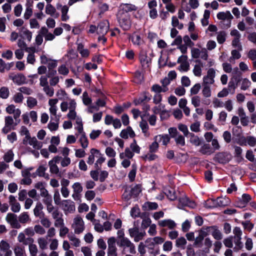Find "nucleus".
Returning <instances> with one entry per match:
<instances>
[{
    "label": "nucleus",
    "instance_id": "f257e3e1",
    "mask_svg": "<svg viewBox=\"0 0 256 256\" xmlns=\"http://www.w3.org/2000/svg\"><path fill=\"white\" fill-rule=\"evenodd\" d=\"M117 234L116 244L122 248V254H126V252L132 254H136L135 246L128 238L124 236V230H118Z\"/></svg>",
    "mask_w": 256,
    "mask_h": 256
},
{
    "label": "nucleus",
    "instance_id": "f03ea898",
    "mask_svg": "<svg viewBox=\"0 0 256 256\" xmlns=\"http://www.w3.org/2000/svg\"><path fill=\"white\" fill-rule=\"evenodd\" d=\"M76 102L74 99L68 98V101H63L60 104V108L62 112H66L68 109L67 117L70 120H75L77 118L76 109Z\"/></svg>",
    "mask_w": 256,
    "mask_h": 256
},
{
    "label": "nucleus",
    "instance_id": "7ed1b4c3",
    "mask_svg": "<svg viewBox=\"0 0 256 256\" xmlns=\"http://www.w3.org/2000/svg\"><path fill=\"white\" fill-rule=\"evenodd\" d=\"M34 236V230L32 226H28L24 229V231L18 234V241L21 244L34 241L32 236Z\"/></svg>",
    "mask_w": 256,
    "mask_h": 256
},
{
    "label": "nucleus",
    "instance_id": "20e7f679",
    "mask_svg": "<svg viewBox=\"0 0 256 256\" xmlns=\"http://www.w3.org/2000/svg\"><path fill=\"white\" fill-rule=\"evenodd\" d=\"M71 228L76 234H80L84 232L86 226L84 220L78 214L74 218Z\"/></svg>",
    "mask_w": 256,
    "mask_h": 256
},
{
    "label": "nucleus",
    "instance_id": "39448f33",
    "mask_svg": "<svg viewBox=\"0 0 256 256\" xmlns=\"http://www.w3.org/2000/svg\"><path fill=\"white\" fill-rule=\"evenodd\" d=\"M117 18L120 26L124 30H129L132 26V20L129 14H118Z\"/></svg>",
    "mask_w": 256,
    "mask_h": 256
},
{
    "label": "nucleus",
    "instance_id": "423d86ee",
    "mask_svg": "<svg viewBox=\"0 0 256 256\" xmlns=\"http://www.w3.org/2000/svg\"><path fill=\"white\" fill-rule=\"evenodd\" d=\"M14 118L12 116H6L4 118V126L2 130V132L4 134H6L12 130H14L15 127L20 121L18 120L14 122Z\"/></svg>",
    "mask_w": 256,
    "mask_h": 256
},
{
    "label": "nucleus",
    "instance_id": "0eeeda50",
    "mask_svg": "<svg viewBox=\"0 0 256 256\" xmlns=\"http://www.w3.org/2000/svg\"><path fill=\"white\" fill-rule=\"evenodd\" d=\"M128 232L130 238H134L135 242H138L142 240L144 237L146 235L144 230H140L138 227H134L128 230Z\"/></svg>",
    "mask_w": 256,
    "mask_h": 256
},
{
    "label": "nucleus",
    "instance_id": "6e6552de",
    "mask_svg": "<svg viewBox=\"0 0 256 256\" xmlns=\"http://www.w3.org/2000/svg\"><path fill=\"white\" fill-rule=\"evenodd\" d=\"M6 220L10 224L12 228L19 229L21 228V225L18 222L17 215L12 212L7 214L6 216Z\"/></svg>",
    "mask_w": 256,
    "mask_h": 256
},
{
    "label": "nucleus",
    "instance_id": "1a4fd4ad",
    "mask_svg": "<svg viewBox=\"0 0 256 256\" xmlns=\"http://www.w3.org/2000/svg\"><path fill=\"white\" fill-rule=\"evenodd\" d=\"M60 159L61 157L57 156L48 162L50 172L51 174H58L60 173V170L56 164L59 162Z\"/></svg>",
    "mask_w": 256,
    "mask_h": 256
},
{
    "label": "nucleus",
    "instance_id": "9d476101",
    "mask_svg": "<svg viewBox=\"0 0 256 256\" xmlns=\"http://www.w3.org/2000/svg\"><path fill=\"white\" fill-rule=\"evenodd\" d=\"M95 226H94V230L98 232H102L104 230L110 231L112 228L111 222L109 221H106L102 224L100 223L99 220H95Z\"/></svg>",
    "mask_w": 256,
    "mask_h": 256
},
{
    "label": "nucleus",
    "instance_id": "9b49d317",
    "mask_svg": "<svg viewBox=\"0 0 256 256\" xmlns=\"http://www.w3.org/2000/svg\"><path fill=\"white\" fill-rule=\"evenodd\" d=\"M52 216L54 220V226L56 228L60 227L64 224L63 214L58 209H56L52 212Z\"/></svg>",
    "mask_w": 256,
    "mask_h": 256
},
{
    "label": "nucleus",
    "instance_id": "f8f14e48",
    "mask_svg": "<svg viewBox=\"0 0 256 256\" xmlns=\"http://www.w3.org/2000/svg\"><path fill=\"white\" fill-rule=\"evenodd\" d=\"M216 76V70L213 68H210L207 72L206 75L203 77L204 84H212L214 82V78Z\"/></svg>",
    "mask_w": 256,
    "mask_h": 256
},
{
    "label": "nucleus",
    "instance_id": "ddd939ff",
    "mask_svg": "<svg viewBox=\"0 0 256 256\" xmlns=\"http://www.w3.org/2000/svg\"><path fill=\"white\" fill-rule=\"evenodd\" d=\"M58 102V99L56 98H50L48 100V104L50 106L49 108V112L50 114V118H52L54 116V118H58L57 116V111L58 110L57 107V104Z\"/></svg>",
    "mask_w": 256,
    "mask_h": 256
},
{
    "label": "nucleus",
    "instance_id": "4468645a",
    "mask_svg": "<svg viewBox=\"0 0 256 256\" xmlns=\"http://www.w3.org/2000/svg\"><path fill=\"white\" fill-rule=\"evenodd\" d=\"M136 7L130 4H122L119 6V10L118 14H128L129 12L136 10Z\"/></svg>",
    "mask_w": 256,
    "mask_h": 256
},
{
    "label": "nucleus",
    "instance_id": "2eb2a0df",
    "mask_svg": "<svg viewBox=\"0 0 256 256\" xmlns=\"http://www.w3.org/2000/svg\"><path fill=\"white\" fill-rule=\"evenodd\" d=\"M195 62L192 72L196 76L200 77L202 76V68L205 66V62L200 60H196Z\"/></svg>",
    "mask_w": 256,
    "mask_h": 256
},
{
    "label": "nucleus",
    "instance_id": "dca6fc26",
    "mask_svg": "<svg viewBox=\"0 0 256 256\" xmlns=\"http://www.w3.org/2000/svg\"><path fill=\"white\" fill-rule=\"evenodd\" d=\"M24 144H30L32 146V148L34 149L40 150V149L43 146V144L42 142L38 140L36 137H31L30 136L26 142H23Z\"/></svg>",
    "mask_w": 256,
    "mask_h": 256
},
{
    "label": "nucleus",
    "instance_id": "f3484780",
    "mask_svg": "<svg viewBox=\"0 0 256 256\" xmlns=\"http://www.w3.org/2000/svg\"><path fill=\"white\" fill-rule=\"evenodd\" d=\"M62 205L64 212L72 213L75 210L76 207L74 203L69 200H63Z\"/></svg>",
    "mask_w": 256,
    "mask_h": 256
},
{
    "label": "nucleus",
    "instance_id": "a211bd4d",
    "mask_svg": "<svg viewBox=\"0 0 256 256\" xmlns=\"http://www.w3.org/2000/svg\"><path fill=\"white\" fill-rule=\"evenodd\" d=\"M6 111L8 114H13L16 121L18 120L21 114L20 110L19 108H16L14 104L8 106L6 108Z\"/></svg>",
    "mask_w": 256,
    "mask_h": 256
},
{
    "label": "nucleus",
    "instance_id": "6ab92c4d",
    "mask_svg": "<svg viewBox=\"0 0 256 256\" xmlns=\"http://www.w3.org/2000/svg\"><path fill=\"white\" fill-rule=\"evenodd\" d=\"M109 24L107 20H104L98 24L97 27V33L100 35H104L108 30Z\"/></svg>",
    "mask_w": 256,
    "mask_h": 256
},
{
    "label": "nucleus",
    "instance_id": "aec40b11",
    "mask_svg": "<svg viewBox=\"0 0 256 256\" xmlns=\"http://www.w3.org/2000/svg\"><path fill=\"white\" fill-rule=\"evenodd\" d=\"M50 248L52 250L49 256H58V252L55 251L58 246V240L56 238H53L50 240Z\"/></svg>",
    "mask_w": 256,
    "mask_h": 256
},
{
    "label": "nucleus",
    "instance_id": "412c9836",
    "mask_svg": "<svg viewBox=\"0 0 256 256\" xmlns=\"http://www.w3.org/2000/svg\"><path fill=\"white\" fill-rule=\"evenodd\" d=\"M19 224H25L31 222V218L28 212H22L18 216Z\"/></svg>",
    "mask_w": 256,
    "mask_h": 256
},
{
    "label": "nucleus",
    "instance_id": "4be33fe9",
    "mask_svg": "<svg viewBox=\"0 0 256 256\" xmlns=\"http://www.w3.org/2000/svg\"><path fill=\"white\" fill-rule=\"evenodd\" d=\"M150 99L151 98L149 96L148 94L146 92H144L138 98L135 99L134 102L135 105L138 106L145 102H148L150 101Z\"/></svg>",
    "mask_w": 256,
    "mask_h": 256
},
{
    "label": "nucleus",
    "instance_id": "5701e85b",
    "mask_svg": "<svg viewBox=\"0 0 256 256\" xmlns=\"http://www.w3.org/2000/svg\"><path fill=\"white\" fill-rule=\"evenodd\" d=\"M140 60L143 68H146L148 67L150 59L147 56L145 52H142L140 53Z\"/></svg>",
    "mask_w": 256,
    "mask_h": 256
},
{
    "label": "nucleus",
    "instance_id": "b1692460",
    "mask_svg": "<svg viewBox=\"0 0 256 256\" xmlns=\"http://www.w3.org/2000/svg\"><path fill=\"white\" fill-rule=\"evenodd\" d=\"M200 152L203 154L210 155L214 152V150L210 144H204L201 146Z\"/></svg>",
    "mask_w": 256,
    "mask_h": 256
},
{
    "label": "nucleus",
    "instance_id": "393cba45",
    "mask_svg": "<svg viewBox=\"0 0 256 256\" xmlns=\"http://www.w3.org/2000/svg\"><path fill=\"white\" fill-rule=\"evenodd\" d=\"M10 78L14 83L18 85L24 84L26 80V77L22 74L10 76Z\"/></svg>",
    "mask_w": 256,
    "mask_h": 256
},
{
    "label": "nucleus",
    "instance_id": "a878e982",
    "mask_svg": "<svg viewBox=\"0 0 256 256\" xmlns=\"http://www.w3.org/2000/svg\"><path fill=\"white\" fill-rule=\"evenodd\" d=\"M46 30L44 27H42L40 30L38 32V34L36 35L35 39L36 44L38 46H40L43 42V36L46 34Z\"/></svg>",
    "mask_w": 256,
    "mask_h": 256
},
{
    "label": "nucleus",
    "instance_id": "bb28decb",
    "mask_svg": "<svg viewBox=\"0 0 256 256\" xmlns=\"http://www.w3.org/2000/svg\"><path fill=\"white\" fill-rule=\"evenodd\" d=\"M158 224L162 227L167 226L170 229H172L176 226L175 222L170 219L160 220L158 222Z\"/></svg>",
    "mask_w": 256,
    "mask_h": 256
},
{
    "label": "nucleus",
    "instance_id": "cd10ccee",
    "mask_svg": "<svg viewBox=\"0 0 256 256\" xmlns=\"http://www.w3.org/2000/svg\"><path fill=\"white\" fill-rule=\"evenodd\" d=\"M46 237H40L38 239L39 248L42 250H45L48 248V240Z\"/></svg>",
    "mask_w": 256,
    "mask_h": 256
},
{
    "label": "nucleus",
    "instance_id": "c85d7f7f",
    "mask_svg": "<svg viewBox=\"0 0 256 256\" xmlns=\"http://www.w3.org/2000/svg\"><path fill=\"white\" fill-rule=\"evenodd\" d=\"M34 241H30V242H26L22 243L24 246H28L29 251L32 256H36L38 252V248L35 244H34Z\"/></svg>",
    "mask_w": 256,
    "mask_h": 256
},
{
    "label": "nucleus",
    "instance_id": "c756f323",
    "mask_svg": "<svg viewBox=\"0 0 256 256\" xmlns=\"http://www.w3.org/2000/svg\"><path fill=\"white\" fill-rule=\"evenodd\" d=\"M134 135V132L130 126L128 127L126 130H122L120 134V136L124 138H128V136L132 138Z\"/></svg>",
    "mask_w": 256,
    "mask_h": 256
},
{
    "label": "nucleus",
    "instance_id": "7c9ffc66",
    "mask_svg": "<svg viewBox=\"0 0 256 256\" xmlns=\"http://www.w3.org/2000/svg\"><path fill=\"white\" fill-rule=\"evenodd\" d=\"M14 251L15 256H26L24 246L16 244L14 247Z\"/></svg>",
    "mask_w": 256,
    "mask_h": 256
},
{
    "label": "nucleus",
    "instance_id": "2f4dec72",
    "mask_svg": "<svg viewBox=\"0 0 256 256\" xmlns=\"http://www.w3.org/2000/svg\"><path fill=\"white\" fill-rule=\"evenodd\" d=\"M230 156L226 153H219L216 156V158L221 163H226L230 160Z\"/></svg>",
    "mask_w": 256,
    "mask_h": 256
},
{
    "label": "nucleus",
    "instance_id": "473e14b6",
    "mask_svg": "<svg viewBox=\"0 0 256 256\" xmlns=\"http://www.w3.org/2000/svg\"><path fill=\"white\" fill-rule=\"evenodd\" d=\"M216 206H224L228 205L230 200L226 198H218L214 201Z\"/></svg>",
    "mask_w": 256,
    "mask_h": 256
},
{
    "label": "nucleus",
    "instance_id": "72a5a7b5",
    "mask_svg": "<svg viewBox=\"0 0 256 256\" xmlns=\"http://www.w3.org/2000/svg\"><path fill=\"white\" fill-rule=\"evenodd\" d=\"M156 140L159 143L162 142L164 146L166 145L170 142V138L168 134H159L155 136Z\"/></svg>",
    "mask_w": 256,
    "mask_h": 256
},
{
    "label": "nucleus",
    "instance_id": "f704fd0d",
    "mask_svg": "<svg viewBox=\"0 0 256 256\" xmlns=\"http://www.w3.org/2000/svg\"><path fill=\"white\" fill-rule=\"evenodd\" d=\"M164 194L170 200H174L176 198V195L175 191L172 188L164 189Z\"/></svg>",
    "mask_w": 256,
    "mask_h": 256
},
{
    "label": "nucleus",
    "instance_id": "c9c22d12",
    "mask_svg": "<svg viewBox=\"0 0 256 256\" xmlns=\"http://www.w3.org/2000/svg\"><path fill=\"white\" fill-rule=\"evenodd\" d=\"M56 10L54 6H53L51 4H48L46 7V14H50L51 16H55L56 18H58V14H56Z\"/></svg>",
    "mask_w": 256,
    "mask_h": 256
},
{
    "label": "nucleus",
    "instance_id": "e433bc0d",
    "mask_svg": "<svg viewBox=\"0 0 256 256\" xmlns=\"http://www.w3.org/2000/svg\"><path fill=\"white\" fill-rule=\"evenodd\" d=\"M68 240L71 242V244L75 247H79L80 246V240L76 238L74 234H68Z\"/></svg>",
    "mask_w": 256,
    "mask_h": 256
},
{
    "label": "nucleus",
    "instance_id": "4c0bfd02",
    "mask_svg": "<svg viewBox=\"0 0 256 256\" xmlns=\"http://www.w3.org/2000/svg\"><path fill=\"white\" fill-rule=\"evenodd\" d=\"M14 156L13 151L12 150H10L4 154L3 159L4 162L9 163L13 160Z\"/></svg>",
    "mask_w": 256,
    "mask_h": 256
},
{
    "label": "nucleus",
    "instance_id": "58836bf2",
    "mask_svg": "<svg viewBox=\"0 0 256 256\" xmlns=\"http://www.w3.org/2000/svg\"><path fill=\"white\" fill-rule=\"evenodd\" d=\"M43 208V206L40 202H38L36 203V206L34 209V214L36 217H39L42 214Z\"/></svg>",
    "mask_w": 256,
    "mask_h": 256
},
{
    "label": "nucleus",
    "instance_id": "ea45409f",
    "mask_svg": "<svg viewBox=\"0 0 256 256\" xmlns=\"http://www.w3.org/2000/svg\"><path fill=\"white\" fill-rule=\"evenodd\" d=\"M140 126L142 129V132L144 134V136H148L150 134L148 132V126L147 122L146 120H142L140 123Z\"/></svg>",
    "mask_w": 256,
    "mask_h": 256
},
{
    "label": "nucleus",
    "instance_id": "a19ab883",
    "mask_svg": "<svg viewBox=\"0 0 256 256\" xmlns=\"http://www.w3.org/2000/svg\"><path fill=\"white\" fill-rule=\"evenodd\" d=\"M187 137L190 138V143L196 146H198L200 145V140L199 138L193 133L191 132Z\"/></svg>",
    "mask_w": 256,
    "mask_h": 256
},
{
    "label": "nucleus",
    "instance_id": "79ce46f5",
    "mask_svg": "<svg viewBox=\"0 0 256 256\" xmlns=\"http://www.w3.org/2000/svg\"><path fill=\"white\" fill-rule=\"evenodd\" d=\"M20 134L21 136H25L22 140V143L26 142L27 140V139H28L30 136L29 130L24 126H21L20 130Z\"/></svg>",
    "mask_w": 256,
    "mask_h": 256
},
{
    "label": "nucleus",
    "instance_id": "37998d69",
    "mask_svg": "<svg viewBox=\"0 0 256 256\" xmlns=\"http://www.w3.org/2000/svg\"><path fill=\"white\" fill-rule=\"evenodd\" d=\"M131 40L133 44L134 45L140 46L143 42L140 35L136 33L132 34L131 37Z\"/></svg>",
    "mask_w": 256,
    "mask_h": 256
},
{
    "label": "nucleus",
    "instance_id": "c03bdc74",
    "mask_svg": "<svg viewBox=\"0 0 256 256\" xmlns=\"http://www.w3.org/2000/svg\"><path fill=\"white\" fill-rule=\"evenodd\" d=\"M42 90L44 94L49 97H52L54 94V88L50 84L43 87Z\"/></svg>",
    "mask_w": 256,
    "mask_h": 256
},
{
    "label": "nucleus",
    "instance_id": "a18cd8bd",
    "mask_svg": "<svg viewBox=\"0 0 256 256\" xmlns=\"http://www.w3.org/2000/svg\"><path fill=\"white\" fill-rule=\"evenodd\" d=\"M202 94L205 98H210L211 96V89L209 85L202 84Z\"/></svg>",
    "mask_w": 256,
    "mask_h": 256
},
{
    "label": "nucleus",
    "instance_id": "49530a36",
    "mask_svg": "<svg viewBox=\"0 0 256 256\" xmlns=\"http://www.w3.org/2000/svg\"><path fill=\"white\" fill-rule=\"evenodd\" d=\"M168 90L167 87H162L158 84H154L152 87V90L156 94H160L161 92H166Z\"/></svg>",
    "mask_w": 256,
    "mask_h": 256
},
{
    "label": "nucleus",
    "instance_id": "de8ad7c7",
    "mask_svg": "<svg viewBox=\"0 0 256 256\" xmlns=\"http://www.w3.org/2000/svg\"><path fill=\"white\" fill-rule=\"evenodd\" d=\"M58 228H59V236L61 238H64L69 232V229L65 226V224Z\"/></svg>",
    "mask_w": 256,
    "mask_h": 256
},
{
    "label": "nucleus",
    "instance_id": "09e8293b",
    "mask_svg": "<svg viewBox=\"0 0 256 256\" xmlns=\"http://www.w3.org/2000/svg\"><path fill=\"white\" fill-rule=\"evenodd\" d=\"M68 8L66 6H62V21H66L69 19V16L68 15Z\"/></svg>",
    "mask_w": 256,
    "mask_h": 256
},
{
    "label": "nucleus",
    "instance_id": "8fccbe9b",
    "mask_svg": "<svg viewBox=\"0 0 256 256\" xmlns=\"http://www.w3.org/2000/svg\"><path fill=\"white\" fill-rule=\"evenodd\" d=\"M56 119L55 122L50 121L48 124V127L50 131H55L57 130L58 128L59 118H56Z\"/></svg>",
    "mask_w": 256,
    "mask_h": 256
},
{
    "label": "nucleus",
    "instance_id": "3c124183",
    "mask_svg": "<svg viewBox=\"0 0 256 256\" xmlns=\"http://www.w3.org/2000/svg\"><path fill=\"white\" fill-rule=\"evenodd\" d=\"M80 135L79 142L80 143L82 147L84 148H88V140L86 137V134H81Z\"/></svg>",
    "mask_w": 256,
    "mask_h": 256
},
{
    "label": "nucleus",
    "instance_id": "603ef678",
    "mask_svg": "<svg viewBox=\"0 0 256 256\" xmlns=\"http://www.w3.org/2000/svg\"><path fill=\"white\" fill-rule=\"evenodd\" d=\"M216 40L220 44H223L226 40V32L224 31L218 32Z\"/></svg>",
    "mask_w": 256,
    "mask_h": 256
},
{
    "label": "nucleus",
    "instance_id": "864d4df0",
    "mask_svg": "<svg viewBox=\"0 0 256 256\" xmlns=\"http://www.w3.org/2000/svg\"><path fill=\"white\" fill-rule=\"evenodd\" d=\"M216 16L218 20H224L226 18H232V16L230 12H219L217 14Z\"/></svg>",
    "mask_w": 256,
    "mask_h": 256
},
{
    "label": "nucleus",
    "instance_id": "5fc2aeb1",
    "mask_svg": "<svg viewBox=\"0 0 256 256\" xmlns=\"http://www.w3.org/2000/svg\"><path fill=\"white\" fill-rule=\"evenodd\" d=\"M172 19V25L174 28H178L180 30L183 28V24L179 22L178 18L176 16H173Z\"/></svg>",
    "mask_w": 256,
    "mask_h": 256
},
{
    "label": "nucleus",
    "instance_id": "6e6d98bb",
    "mask_svg": "<svg viewBox=\"0 0 256 256\" xmlns=\"http://www.w3.org/2000/svg\"><path fill=\"white\" fill-rule=\"evenodd\" d=\"M56 96L58 97V100H62L67 98L68 94L64 89L60 88L56 91Z\"/></svg>",
    "mask_w": 256,
    "mask_h": 256
},
{
    "label": "nucleus",
    "instance_id": "4d7b16f0",
    "mask_svg": "<svg viewBox=\"0 0 256 256\" xmlns=\"http://www.w3.org/2000/svg\"><path fill=\"white\" fill-rule=\"evenodd\" d=\"M240 38H234L232 42V44L233 47L236 48L238 50H242V47L240 42Z\"/></svg>",
    "mask_w": 256,
    "mask_h": 256
},
{
    "label": "nucleus",
    "instance_id": "13d9d810",
    "mask_svg": "<svg viewBox=\"0 0 256 256\" xmlns=\"http://www.w3.org/2000/svg\"><path fill=\"white\" fill-rule=\"evenodd\" d=\"M250 200V195H248V194H243L242 196V198L240 199L241 205L238 206L243 207V206H245V205L248 202H249Z\"/></svg>",
    "mask_w": 256,
    "mask_h": 256
},
{
    "label": "nucleus",
    "instance_id": "bf43d9fd",
    "mask_svg": "<svg viewBox=\"0 0 256 256\" xmlns=\"http://www.w3.org/2000/svg\"><path fill=\"white\" fill-rule=\"evenodd\" d=\"M34 234L43 235L46 233V230L44 227L40 224H36L34 227Z\"/></svg>",
    "mask_w": 256,
    "mask_h": 256
},
{
    "label": "nucleus",
    "instance_id": "052dcab7",
    "mask_svg": "<svg viewBox=\"0 0 256 256\" xmlns=\"http://www.w3.org/2000/svg\"><path fill=\"white\" fill-rule=\"evenodd\" d=\"M238 50H234L231 52L232 56L230 58V61L232 62L233 60L239 59L241 57V54Z\"/></svg>",
    "mask_w": 256,
    "mask_h": 256
},
{
    "label": "nucleus",
    "instance_id": "680f3d73",
    "mask_svg": "<svg viewBox=\"0 0 256 256\" xmlns=\"http://www.w3.org/2000/svg\"><path fill=\"white\" fill-rule=\"evenodd\" d=\"M59 74L66 76L69 73L68 68L64 64L60 66L58 69Z\"/></svg>",
    "mask_w": 256,
    "mask_h": 256
},
{
    "label": "nucleus",
    "instance_id": "e2e57ef3",
    "mask_svg": "<svg viewBox=\"0 0 256 256\" xmlns=\"http://www.w3.org/2000/svg\"><path fill=\"white\" fill-rule=\"evenodd\" d=\"M82 100L84 104L88 106L92 103V100L89 97L88 94L86 92H84L82 94Z\"/></svg>",
    "mask_w": 256,
    "mask_h": 256
},
{
    "label": "nucleus",
    "instance_id": "0e129e2a",
    "mask_svg": "<svg viewBox=\"0 0 256 256\" xmlns=\"http://www.w3.org/2000/svg\"><path fill=\"white\" fill-rule=\"evenodd\" d=\"M40 86L43 88L48 85V77L46 76L42 75L39 79Z\"/></svg>",
    "mask_w": 256,
    "mask_h": 256
},
{
    "label": "nucleus",
    "instance_id": "69168bd1",
    "mask_svg": "<svg viewBox=\"0 0 256 256\" xmlns=\"http://www.w3.org/2000/svg\"><path fill=\"white\" fill-rule=\"evenodd\" d=\"M141 186L140 184H136L132 188L130 194L132 196H136L141 192Z\"/></svg>",
    "mask_w": 256,
    "mask_h": 256
},
{
    "label": "nucleus",
    "instance_id": "338daca9",
    "mask_svg": "<svg viewBox=\"0 0 256 256\" xmlns=\"http://www.w3.org/2000/svg\"><path fill=\"white\" fill-rule=\"evenodd\" d=\"M9 96V90L6 87H2L0 88V97L5 99L8 98Z\"/></svg>",
    "mask_w": 256,
    "mask_h": 256
},
{
    "label": "nucleus",
    "instance_id": "774afa93",
    "mask_svg": "<svg viewBox=\"0 0 256 256\" xmlns=\"http://www.w3.org/2000/svg\"><path fill=\"white\" fill-rule=\"evenodd\" d=\"M140 215V209L138 206H135L132 208L130 210V216L136 218L138 217Z\"/></svg>",
    "mask_w": 256,
    "mask_h": 256
}]
</instances>
